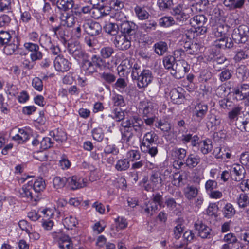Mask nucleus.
<instances>
[{"mask_svg": "<svg viewBox=\"0 0 249 249\" xmlns=\"http://www.w3.org/2000/svg\"><path fill=\"white\" fill-rule=\"evenodd\" d=\"M130 68H132V78L136 81L139 89L145 88L152 82L153 77L150 70L143 69L138 63L130 65Z\"/></svg>", "mask_w": 249, "mask_h": 249, "instance_id": "1", "label": "nucleus"}, {"mask_svg": "<svg viewBox=\"0 0 249 249\" xmlns=\"http://www.w3.org/2000/svg\"><path fill=\"white\" fill-rule=\"evenodd\" d=\"M162 182L160 173L158 171H153L150 175L149 180L145 177L141 181L140 184L146 191L153 192L159 189L162 185Z\"/></svg>", "mask_w": 249, "mask_h": 249, "instance_id": "2", "label": "nucleus"}, {"mask_svg": "<svg viewBox=\"0 0 249 249\" xmlns=\"http://www.w3.org/2000/svg\"><path fill=\"white\" fill-rule=\"evenodd\" d=\"M122 126L130 128L139 135L141 136L144 129L143 120L138 115H134L122 122Z\"/></svg>", "mask_w": 249, "mask_h": 249, "instance_id": "3", "label": "nucleus"}, {"mask_svg": "<svg viewBox=\"0 0 249 249\" xmlns=\"http://www.w3.org/2000/svg\"><path fill=\"white\" fill-rule=\"evenodd\" d=\"M232 93L237 101L246 100L245 105L249 106V84L241 83L233 88Z\"/></svg>", "mask_w": 249, "mask_h": 249, "instance_id": "4", "label": "nucleus"}, {"mask_svg": "<svg viewBox=\"0 0 249 249\" xmlns=\"http://www.w3.org/2000/svg\"><path fill=\"white\" fill-rule=\"evenodd\" d=\"M207 21V18L204 15H197L191 18L190 22L192 26L195 27L194 32L203 35L207 31V29L204 26Z\"/></svg>", "mask_w": 249, "mask_h": 249, "instance_id": "5", "label": "nucleus"}, {"mask_svg": "<svg viewBox=\"0 0 249 249\" xmlns=\"http://www.w3.org/2000/svg\"><path fill=\"white\" fill-rule=\"evenodd\" d=\"M171 13L176 20L179 22L183 23L190 18L188 6L183 3L178 4L173 8Z\"/></svg>", "mask_w": 249, "mask_h": 249, "instance_id": "6", "label": "nucleus"}, {"mask_svg": "<svg viewBox=\"0 0 249 249\" xmlns=\"http://www.w3.org/2000/svg\"><path fill=\"white\" fill-rule=\"evenodd\" d=\"M190 69V66L185 60H178L173 70L171 71V74L176 78H180L184 77Z\"/></svg>", "mask_w": 249, "mask_h": 249, "instance_id": "7", "label": "nucleus"}, {"mask_svg": "<svg viewBox=\"0 0 249 249\" xmlns=\"http://www.w3.org/2000/svg\"><path fill=\"white\" fill-rule=\"evenodd\" d=\"M248 27L245 25L235 28L232 34L233 40L237 43H244L248 40Z\"/></svg>", "mask_w": 249, "mask_h": 249, "instance_id": "8", "label": "nucleus"}, {"mask_svg": "<svg viewBox=\"0 0 249 249\" xmlns=\"http://www.w3.org/2000/svg\"><path fill=\"white\" fill-rule=\"evenodd\" d=\"M52 236L53 239L58 241L59 247L61 249H72V243L69 236L63 234L60 231L53 232Z\"/></svg>", "mask_w": 249, "mask_h": 249, "instance_id": "9", "label": "nucleus"}, {"mask_svg": "<svg viewBox=\"0 0 249 249\" xmlns=\"http://www.w3.org/2000/svg\"><path fill=\"white\" fill-rule=\"evenodd\" d=\"M208 105L204 102H199L194 106L192 114L193 116L198 122H201L208 112Z\"/></svg>", "mask_w": 249, "mask_h": 249, "instance_id": "10", "label": "nucleus"}, {"mask_svg": "<svg viewBox=\"0 0 249 249\" xmlns=\"http://www.w3.org/2000/svg\"><path fill=\"white\" fill-rule=\"evenodd\" d=\"M25 49L30 52V57L32 62L40 60L42 59L43 54L40 50L38 44L32 42H26L24 44Z\"/></svg>", "mask_w": 249, "mask_h": 249, "instance_id": "11", "label": "nucleus"}, {"mask_svg": "<svg viewBox=\"0 0 249 249\" xmlns=\"http://www.w3.org/2000/svg\"><path fill=\"white\" fill-rule=\"evenodd\" d=\"M119 30L122 35L134 37L136 34L138 26L133 22L126 20L124 22L119 23Z\"/></svg>", "mask_w": 249, "mask_h": 249, "instance_id": "12", "label": "nucleus"}, {"mask_svg": "<svg viewBox=\"0 0 249 249\" xmlns=\"http://www.w3.org/2000/svg\"><path fill=\"white\" fill-rule=\"evenodd\" d=\"M99 77L105 88L110 90V86L116 81L117 76L113 72L105 71L99 73Z\"/></svg>", "mask_w": 249, "mask_h": 249, "instance_id": "13", "label": "nucleus"}, {"mask_svg": "<svg viewBox=\"0 0 249 249\" xmlns=\"http://www.w3.org/2000/svg\"><path fill=\"white\" fill-rule=\"evenodd\" d=\"M71 63L63 55H58L54 61V66L58 71L66 72L71 68Z\"/></svg>", "mask_w": 249, "mask_h": 249, "instance_id": "14", "label": "nucleus"}, {"mask_svg": "<svg viewBox=\"0 0 249 249\" xmlns=\"http://www.w3.org/2000/svg\"><path fill=\"white\" fill-rule=\"evenodd\" d=\"M195 228L198 231L199 236L202 238H210L211 229L201 220H197L194 225Z\"/></svg>", "mask_w": 249, "mask_h": 249, "instance_id": "15", "label": "nucleus"}, {"mask_svg": "<svg viewBox=\"0 0 249 249\" xmlns=\"http://www.w3.org/2000/svg\"><path fill=\"white\" fill-rule=\"evenodd\" d=\"M132 37L125 35H118L115 37L113 41L115 47L120 50H126L131 46V41Z\"/></svg>", "mask_w": 249, "mask_h": 249, "instance_id": "16", "label": "nucleus"}, {"mask_svg": "<svg viewBox=\"0 0 249 249\" xmlns=\"http://www.w3.org/2000/svg\"><path fill=\"white\" fill-rule=\"evenodd\" d=\"M82 28L85 32L92 36H97L102 32V27L97 22H84L82 25Z\"/></svg>", "mask_w": 249, "mask_h": 249, "instance_id": "17", "label": "nucleus"}, {"mask_svg": "<svg viewBox=\"0 0 249 249\" xmlns=\"http://www.w3.org/2000/svg\"><path fill=\"white\" fill-rule=\"evenodd\" d=\"M3 53L7 55H17L18 53L20 42L17 38H13L12 40L5 44Z\"/></svg>", "mask_w": 249, "mask_h": 249, "instance_id": "18", "label": "nucleus"}, {"mask_svg": "<svg viewBox=\"0 0 249 249\" xmlns=\"http://www.w3.org/2000/svg\"><path fill=\"white\" fill-rule=\"evenodd\" d=\"M42 11L44 18L48 19L51 23L58 20L56 10L52 9L50 3L45 2Z\"/></svg>", "mask_w": 249, "mask_h": 249, "instance_id": "19", "label": "nucleus"}, {"mask_svg": "<svg viewBox=\"0 0 249 249\" xmlns=\"http://www.w3.org/2000/svg\"><path fill=\"white\" fill-rule=\"evenodd\" d=\"M69 53L72 55L75 59L78 60L82 59V61L89 58V55L84 51L82 50L74 44L70 45L68 48Z\"/></svg>", "mask_w": 249, "mask_h": 249, "instance_id": "20", "label": "nucleus"}, {"mask_svg": "<svg viewBox=\"0 0 249 249\" xmlns=\"http://www.w3.org/2000/svg\"><path fill=\"white\" fill-rule=\"evenodd\" d=\"M32 189V182L30 183L29 182L28 184L23 186L21 189L19 190V196L21 198H23L26 201L34 200L36 201L37 197L33 196L31 190Z\"/></svg>", "mask_w": 249, "mask_h": 249, "instance_id": "21", "label": "nucleus"}, {"mask_svg": "<svg viewBox=\"0 0 249 249\" xmlns=\"http://www.w3.org/2000/svg\"><path fill=\"white\" fill-rule=\"evenodd\" d=\"M66 183L71 190H76L82 188L85 185L83 179L75 176L66 178Z\"/></svg>", "mask_w": 249, "mask_h": 249, "instance_id": "22", "label": "nucleus"}, {"mask_svg": "<svg viewBox=\"0 0 249 249\" xmlns=\"http://www.w3.org/2000/svg\"><path fill=\"white\" fill-rule=\"evenodd\" d=\"M122 127H123V130L121 131V140L123 142L130 145L133 143L134 140L135 136L133 133L134 130H132L126 126Z\"/></svg>", "mask_w": 249, "mask_h": 249, "instance_id": "23", "label": "nucleus"}, {"mask_svg": "<svg viewBox=\"0 0 249 249\" xmlns=\"http://www.w3.org/2000/svg\"><path fill=\"white\" fill-rule=\"evenodd\" d=\"M232 175H234L233 179L239 182L242 180L245 177L246 171L242 165L234 164L232 166Z\"/></svg>", "mask_w": 249, "mask_h": 249, "instance_id": "24", "label": "nucleus"}, {"mask_svg": "<svg viewBox=\"0 0 249 249\" xmlns=\"http://www.w3.org/2000/svg\"><path fill=\"white\" fill-rule=\"evenodd\" d=\"M214 45L216 48L225 49L226 48L229 49L231 48L233 45V43L231 38L224 36L216 39L214 42Z\"/></svg>", "mask_w": 249, "mask_h": 249, "instance_id": "25", "label": "nucleus"}, {"mask_svg": "<svg viewBox=\"0 0 249 249\" xmlns=\"http://www.w3.org/2000/svg\"><path fill=\"white\" fill-rule=\"evenodd\" d=\"M179 89L180 91L177 89H173L170 92V98L175 104H181L184 102L185 97L181 92L182 89Z\"/></svg>", "mask_w": 249, "mask_h": 249, "instance_id": "26", "label": "nucleus"}, {"mask_svg": "<svg viewBox=\"0 0 249 249\" xmlns=\"http://www.w3.org/2000/svg\"><path fill=\"white\" fill-rule=\"evenodd\" d=\"M201 159L198 155L190 154L185 159V166L189 169L196 167L200 162Z\"/></svg>", "mask_w": 249, "mask_h": 249, "instance_id": "27", "label": "nucleus"}, {"mask_svg": "<svg viewBox=\"0 0 249 249\" xmlns=\"http://www.w3.org/2000/svg\"><path fill=\"white\" fill-rule=\"evenodd\" d=\"M158 140V136L154 132L150 131L145 133L143 136L142 142L140 146L153 145Z\"/></svg>", "mask_w": 249, "mask_h": 249, "instance_id": "28", "label": "nucleus"}, {"mask_svg": "<svg viewBox=\"0 0 249 249\" xmlns=\"http://www.w3.org/2000/svg\"><path fill=\"white\" fill-rule=\"evenodd\" d=\"M235 124L237 127L242 131L249 132V113L244 115L242 120L237 119Z\"/></svg>", "mask_w": 249, "mask_h": 249, "instance_id": "29", "label": "nucleus"}, {"mask_svg": "<svg viewBox=\"0 0 249 249\" xmlns=\"http://www.w3.org/2000/svg\"><path fill=\"white\" fill-rule=\"evenodd\" d=\"M199 149L201 152L205 155L210 153L213 149L212 142L210 139L200 141L198 143Z\"/></svg>", "mask_w": 249, "mask_h": 249, "instance_id": "30", "label": "nucleus"}, {"mask_svg": "<svg viewBox=\"0 0 249 249\" xmlns=\"http://www.w3.org/2000/svg\"><path fill=\"white\" fill-rule=\"evenodd\" d=\"M81 67L82 70L89 75H91L97 72V70L94 68L91 60H89L88 58L82 61Z\"/></svg>", "mask_w": 249, "mask_h": 249, "instance_id": "31", "label": "nucleus"}, {"mask_svg": "<svg viewBox=\"0 0 249 249\" xmlns=\"http://www.w3.org/2000/svg\"><path fill=\"white\" fill-rule=\"evenodd\" d=\"M29 138V134L24 129H19L18 133L12 137V139L17 142L18 143H23L28 140Z\"/></svg>", "mask_w": 249, "mask_h": 249, "instance_id": "32", "label": "nucleus"}, {"mask_svg": "<svg viewBox=\"0 0 249 249\" xmlns=\"http://www.w3.org/2000/svg\"><path fill=\"white\" fill-rule=\"evenodd\" d=\"M60 19L61 21V24L68 27H72L75 23V17L72 14H70L68 13L62 14Z\"/></svg>", "mask_w": 249, "mask_h": 249, "instance_id": "33", "label": "nucleus"}, {"mask_svg": "<svg viewBox=\"0 0 249 249\" xmlns=\"http://www.w3.org/2000/svg\"><path fill=\"white\" fill-rule=\"evenodd\" d=\"M214 110H211L209 114L207 116V126H210L211 127L219 125L221 124V119L220 117L215 115L213 112Z\"/></svg>", "mask_w": 249, "mask_h": 249, "instance_id": "34", "label": "nucleus"}, {"mask_svg": "<svg viewBox=\"0 0 249 249\" xmlns=\"http://www.w3.org/2000/svg\"><path fill=\"white\" fill-rule=\"evenodd\" d=\"M246 0H224L223 3L224 5L229 7L230 9L242 8Z\"/></svg>", "mask_w": 249, "mask_h": 249, "instance_id": "35", "label": "nucleus"}, {"mask_svg": "<svg viewBox=\"0 0 249 249\" xmlns=\"http://www.w3.org/2000/svg\"><path fill=\"white\" fill-rule=\"evenodd\" d=\"M91 61L95 69L98 68L102 70L107 67L106 61L101 56L93 55L91 58Z\"/></svg>", "mask_w": 249, "mask_h": 249, "instance_id": "36", "label": "nucleus"}, {"mask_svg": "<svg viewBox=\"0 0 249 249\" xmlns=\"http://www.w3.org/2000/svg\"><path fill=\"white\" fill-rule=\"evenodd\" d=\"M32 186L34 191L36 193H41L43 192L46 186V184L42 178H38L36 179L34 183H32Z\"/></svg>", "mask_w": 249, "mask_h": 249, "instance_id": "37", "label": "nucleus"}, {"mask_svg": "<svg viewBox=\"0 0 249 249\" xmlns=\"http://www.w3.org/2000/svg\"><path fill=\"white\" fill-rule=\"evenodd\" d=\"M130 167V161L127 159H122L118 160L115 165V169L118 171H124Z\"/></svg>", "mask_w": 249, "mask_h": 249, "instance_id": "38", "label": "nucleus"}, {"mask_svg": "<svg viewBox=\"0 0 249 249\" xmlns=\"http://www.w3.org/2000/svg\"><path fill=\"white\" fill-rule=\"evenodd\" d=\"M157 209V205L150 201L145 203L142 207L143 212L148 216H152Z\"/></svg>", "mask_w": 249, "mask_h": 249, "instance_id": "39", "label": "nucleus"}, {"mask_svg": "<svg viewBox=\"0 0 249 249\" xmlns=\"http://www.w3.org/2000/svg\"><path fill=\"white\" fill-rule=\"evenodd\" d=\"M184 193L186 198L191 200L197 196L198 190L194 186H188L184 189Z\"/></svg>", "mask_w": 249, "mask_h": 249, "instance_id": "40", "label": "nucleus"}, {"mask_svg": "<svg viewBox=\"0 0 249 249\" xmlns=\"http://www.w3.org/2000/svg\"><path fill=\"white\" fill-rule=\"evenodd\" d=\"M235 213L236 211L233 205L229 203H226L223 209V215L227 218H231L235 215Z\"/></svg>", "mask_w": 249, "mask_h": 249, "instance_id": "41", "label": "nucleus"}, {"mask_svg": "<svg viewBox=\"0 0 249 249\" xmlns=\"http://www.w3.org/2000/svg\"><path fill=\"white\" fill-rule=\"evenodd\" d=\"M63 224L66 229H72L78 224V221L75 217L70 215L63 220Z\"/></svg>", "mask_w": 249, "mask_h": 249, "instance_id": "42", "label": "nucleus"}, {"mask_svg": "<svg viewBox=\"0 0 249 249\" xmlns=\"http://www.w3.org/2000/svg\"><path fill=\"white\" fill-rule=\"evenodd\" d=\"M155 52L159 55H163L167 51L168 47L165 42L159 41L154 44Z\"/></svg>", "mask_w": 249, "mask_h": 249, "instance_id": "43", "label": "nucleus"}, {"mask_svg": "<svg viewBox=\"0 0 249 249\" xmlns=\"http://www.w3.org/2000/svg\"><path fill=\"white\" fill-rule=\"evenodd\" d=\"M115 53V50L112 47L105 46L102 47L100 51L101 57L104 59H107L111 57Z\"/></svg>", "mask_w": 249, "mask_h": 249, "instance_id": "44", "label": "nucleus"}, {"mask_svg": "<svg viewBox=\"0 0 249 249\" xmlns=\"http://www.w3.org/2000/svg\"><path fill=\"white\" fill-rule=\"evenodd\" d=\"M134 11L138 19L140 20L147 19L150 16L149 13L144 8L139 6H137L134 8Z\"/></svg>", "mask_w": 249, "mask_h": 249, "instance_id": "45", "label": "nucleus"}, {"mask_svg": "<svg viewBox=\"0 0 249 249\" xmlns=\"http://www.w3.org/2000/svg\"><path fill=\"white\" fill-rule=\"evenodd\" d=\"M176 62L175 58L171 55H167L163 59V63L165 68L169 71L170 73Z\"/></svg>", "mask_w": 249, "mask_h": 249, "instance_id": "46", "label": "nucleus"}, {"mask_svg": "<svg viewBox=\"0 0 249 249\" xmlns=\"http://www.w3.org/2000/svg\"><path fill=\"white\" fill-rule=\"evenodd\" d=\"M104 29L107 33L111 36H115L119 29V23L115 24L109 22L105 25Z\"/></svg>", "mask_w": 249, "mask_h": 249, "instance_id": "47", "label": "nucleus"}, {"mask_svg": "<svg viewBox=\"0 0 249 249\" xmlns=\"http://www.w3.org/2000/svg\"><path fill=\"white\" fill-rule=\"evenodd\" d=\"M57 6L64 11L71 9L73 5V2L72 0H57Z\"/></svg>", "mask_w": 249, "mask_h": 249, "instance_id": "48", "label": "nucleus"}, {"mask_svg": "<svg viewBox=\"0 0 249 249\" xmlns=\"http://www.w3.org/2000/svg\"><path fill=\"white\" fill-rule=\"evenodd\" d=\"M236 201L240 208H245L249 204V197L246 194L241 193L237 196Z\"/></svg>", "mask_w": 249, "mask_h": 249, "instance_id": "49", "label": "nucleus"}, {"mask_svg": "<svg viewBox=\"0 0 249 249\" xmlns=\"http://www.w3.org/2000/svg\"><path fill=\"white\" fill-rule=\"evenodd\" d=\"M222 242L227 243L233 245L238 242L236 235L232 232H229L225 234L221 240Z\"/></svg>", "mask_w": 249, "mask_h": 249, "instance_id": "50", "label": "nucleus"}, {"mask_svg": "<svg viewBox=\"0 0 249 249\" xmlns=\"http://www.w3.org/2000/svg\"><path fill=\"white\" fill-rule=\"evenodd\" d=\"M175 23V21L172 17H164L159 19V25L161 27H168Z\"/></svg>", "mask_w": 249, "mask_h": 249, "instance_id": "51", "label": "nucleus"}, {"mask_svg": "<svg viewBox=\"0 0 249 249\" xmlns=\"http://www.w3.org/2000/svg\"><path fill=\"white\" fill-rule=\"evenodd\" d=\"M225 29L223 25H216L213 27V34L216 37H223L225 36Z\"/></svg>", "mask_w": 249, "mask_h": 249, "instance_id": "52", "label": "nucleus"}, {"mask_svg": "<svg viewBox=\"0 0 249 249\" xmlns=\"http://www.w3.org/2000/svg\"><path fill=\"white\" fill-rule=\"evenodd\" d=\"M53 143L52 138L44 137L40 142V147L41 149L46 150L53 147Z\"/></svg>", "mask_w": 249, "mask_h": 249, "instance_id": "53", "label": "nucleus"}, {"mask_svg": "<svg viewBox=\"0 0 249 249\" xmlns=\"http://www.w3.org/2000/svg\"><path fill=\"white\" fill-rule=\"evenodd\" d=\"M119 152V149L115 144H108L104 148V151L101 154L117 155Z\"/></svg>", "mask_w": 249, "mask_h": 249, "instance_id": "54", "label": "nucleus"}, {"mask_svg": "<svg viewBox=\"0 0 249 249\" xmlns=\"http://www.w3.org/2000/svg\"><path fill=\"white\" fill-rule=\"evenodd\" d=\"M12 39L13 38L9 32L5 31H1L0 32V46H4L12 40Z\"/></svg>", "mask_w": 249, "mask_h": 249, "instance_id": "55", "label": "nucleus"}, {"mask_svg": "<svg viewBox=\"0 0 249 249\" xmlns=\"http://www.w3.org/2000/svg\"><path fill=\"white\" fill-rule=\"evenodd\" d=\"M110 16L118 23L124 22L127 20L124 13L120 11H115V12H111Z\"/></svg>", "mask_w": 249, "mask_h": 249, "instance_id": "56", "label": "nucleus"}, {"mask_svg": "<svg viewBox=\"0 0 249 249\" xmlns=\"http://www.w3.org/2000/svg\"><path fill=\"white\" fill-rule=\"evenodd\" d=\"M142 152L145 153H148L152 157H154L158 153V149L157 146H152V145H147L144 146H140Z\"/></svg>", "mask_w": 249, "mask_h": 249, "instance_id": "57", "label": "nucleus"}, {"mask_svg": "<svg viewBox=\"0 0 249 249\" xmlns=\"http://www.w3.org/2000/svg\"><path fill=\"white\" fill-rule=\"evenodd\" d=\"M173 152L178 160H183L187 154V150L182 148L176 147L173 149Z\"/></svg>", "mask_w": 249, "mask_h": 249, "instance_id": "58", "label": "nucleus"}, {"mask_svg": "<svg viewBox=\"0 0 249 249\" xmlns=\"http://www.w3.org/2000/svg\"><path fill=\"white\" fill-rule=\"evenodd\" d=\"M66 177H55L53 180V185L56 189L63 188L66 184Z\"/></svg>", "mask_w": 249, "mask_h": 249, "instance_id": "59", "label": "nucleus"}, {"mask_svg": "<svg viewBox=\"0 0 249 249\" xmlns=\"http://www.w3.org/2000/svg\"><path fill=\"white\" fill-rule=\"evenodd\" d=\"M202 48L197 43H192L187 53L191 55H197L201 52Z\"/></svg>", "mask_w": 249, "mask_h": 249, "instance_id": "60", "label": "nucleus"}, {"mask_svg": "<svg viewBox=\"0 0 249 249\" xmlns=\"http://www.w3.org/2000/svg\"><path fill=\"white\" fill-rule=\"evenodd\" d=\"M93 138L97 142L102 141L104 134L102 128L98 127L94 128L92 132Z\"/></svg>", "mask_w": 249, "mask_h": 249, "instance_id": "61", "label": "nucleus"}, {"mask_svg": "<svg viewBox=\"0 0 249 249\" xmlns=\"http://www.w3.org/2000/svg\"><path fill=\"white\" fill-rule=\"evenodd\" d=\"M116 223V229L117 231L120 230H123L126 228L127 226L128 223L126 219L123 217H118L115 219Z\"/></svg>", "mask_w": 249, "mask_h": 249, "instance_id": "62", "label": "nucleus"}, {"mask_svg": "<svg viewBox=\"0 0 249 249\" xmlns=\"http://www.w3.org/2000/svg\"><path fill=\"white\" fill-rule=\"evenodd\" d=\"M242 109V107L239 106L233 108L228 113V117L229 119L231 121L234 120L236 118V120L239 119L237 117L240 114Z\"/></svg>", "mask_w": 249, "mask_h": 249, "instance_id": "63", "label": "nucleus"}, {"mask_svg": "<svg viewBox=\"0 0 249 249\" xmlns=\"http://www.w3.org/2000/svg\"><path fill=\"white\" fill-rule=\"evenodd\" d=\"M126 156L131 161L138 160L141 158V154L139 151L131 150L127 152Z\"/></svg>", "mask_w": 249, "mask_h": 249, "instance_id": "64", "label": "nucleus"}]
</instances>
